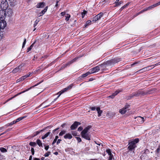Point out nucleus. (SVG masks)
<instances>
[{
  "mask_svg": "<svg viewBox=\"0 0 160 160\" xmlns=\"http://www.w3.org/2000/svg\"><path fill=\"white\" fill-rule=\"evenodd\" d=\"M119 59L118 58H114L108 61L107 62L106 64H103L98 66L99 69H101V70H104L108 66L111 68L114 64L119 62Z\"/></svg>",
  "mask_w": 160,
  "mask_h": 160,
  "instance_id": "f257e3e1",
  "label": "nucleus"
},
{
  "mask_svg": "<svg viewBox=\"0 0 160 160\" xmlns=\"http://www.w3.org/2000/svg\"><path fill=\"white\" fill-rule=\"evenodd\" d=\"M138 142L139 139L138 138L129 141V146L128 147V149L129 150L128 152H132V155L134 153L135 148L137 147L136 144L138 143Z\"/></svg>",
  "mask_w": 160,
  "mask_h": 160,
  "instance_id": "f03ea898",
  "label": "nucleus"
},
{
  "mask_svg": "<svg viewBox=\"0 0 160 160\" xmlns=\"http://www.w3.org/2000/svg\"><path fill=\"white\" fill-rule=\"evenodd\" d=\"M72 86V84H71L70 85L68 86L66 88H65L63 89L62 90H61V91H59V92H58L57 93V94H59V95L57 97V98H55L54 99V100L52 102H51V104H49L48 105H46V106H44L43 108H46V107L50 106L51 105V104L54 102H55L57 100V99L60 96V95L62 94L65 92H66L68 90L71 88Z\"/></svg>",
  "mask_w": 160,
  "mask_h": 160,
  "instance_id": "7ed1b4c3",
  "label": "nucleus"
},
{
  "mask_svg": "<svg viewBox=\"0 0 160 160\" xmlns=\"http://www.w3.org/2000/svg\"><path fill=\"white\" fill-rule=\"evenodd\" d=\"M90 127L89 126L85 128L81 132V134L82 138L88 140H90V138L88 131L90 129Z\"/></svg>",
  "mask_w": 160,
  "mask_h": 160,
  "instance_id": "20e7f679",
  "label": "nucleus"
},
{
  "mask_svg": "<svg viewBox=\"0 0 160 160\" xmlns=\"http://www.w3.org/2000/svg\"><path fill=\"white\" fill-rule=\"evenodd\" d=\"M1 8L2 9L4 10L8 7V4L7 1L6 0H2L1 2Z\"/></svg>",
  "mask_w": 160,
  "mask_h": 160,
  "instance_id": "39448f33",
  "label": "nucleus"
},
{
  "mask_svg": "<svg viewBox=\"0 0 160 160\" xmlns=\"http://www.w3.org/2000/svg\"><path fill=\"white\" fill-rule=\"evenodd\" d=\"M4 11L6 17H10L12 16L13 11L10 8H6L4 9Z\"/></svg>",
  "mask_w": 160,
  "mask_h": 160,
  "instance_id": "423d86ee",
  "label": "nucleus"
},
{
  "mask_svg": "<svg viewBox=\"0 0 160 160\" xmlns=\"http://www.w3.org/2000/svg\"><path fill=\"white\" fill-rule=\"evenodd\" d=\"M7 26L6 21L3 20H0V28L1 29H4Z\"/></svg>",
  "mask_w": 160,
  "mask_h": 160,
  "instance_id": "0eeeda50",
  "label": "nucleus"
},
{
  "mask_svg": "<svg viewBox=\"0 0 160 160\" xmlns=\"http://www.w3.org/2000/svg\"><path fill=\"white\" fill-rule=\"evenodd\" d=\"M160 5V1L159 2H158V3H157L154 4H153L151 6H150L147 8H145L142 12V11L144 12V11H146L148 10H150V9L153 8L157 7Z\"/></svg>",
  "mask_w": 160,
  "mask_h": 160,
  "instance_id": "6e6552de",
  "label": "nucleus"
},
{
  "mask_svg": "<svg viewBox=\"0 0 160 160\" xmlns=\"http://www.w3.org/2000/svg\"><path fill=\"white\" fill-rule=\"evenodd\" d=\"M160 5V1L159 2H158V3H157L154 4H153L151 6H150L147 8H145L142 12V11L144 12V11H146L148 10H150V9L153 8L157 7Z\"/></svg>",
  "mask_w": 160,
  "mask_h": 160,
  "instance_id": "1a4fd4ad",
  "label": "nucleus"
},
{
  "mask_svg": "<svg viewBox=\"0 0 160 160\" xmlns=\"http://www.w3.org/2000/svg\"><path fill=\"white\" fill-rule=\"evenodd\" d=\"M103 15V13H100L93 18V20H92V21H94L96 22L97 20L100 19L102 17Z\"/></svg>",
  "mask_w": 160,
  "mask_h": 160,
  "instance_id": "9d476101",
  "label": "nucleus"
},
{
  "mask_svg": "<svg viewBox=\"0 0 160 160\" xmlns=\"http://www.w3.org/2000/svg\"><path fill=\"white\" fill-rule=\"evenodd\" d=\"M22 66L21 65L17 67L14 69L12 71L13 73H15L18 72H20L22 71Z\"/></svg>",
  "mask_w": 160,
  "mask_h": 160,
  "instance_id": "9b49d317",
  "label": "nucleus"
},
{
  "mask_svg": "<svg viewBox=\"0 0 160 160\" xmlns=\"http://www.w3.org/2000/svg\"><path fill=\"white\" fill-rule=\"evenodd\" d=\"M4 10H1L0 11V20H4L6 16Z\"/></svg>",
  "mask_w": 160,
  "mask_h": 160,
  "instance_id": "f8f14e48",
  "label": "nucleus"
},
{
  "mask_svg": "<svg viewBox=\"0 0 160 160\" xmlns=\"http://www.w3.org/2000/svg\"><path fill=\"white\" fill-rule=\"evenodd\" d=\"M78 58H74L73 59V60H71L70 61L68 62V63H67L63 64L62 67V68H66L68 66L70 65V64H71L72 63H73L74 62H75Z\"/></svg>",
  "mask_w": 160,
  "mask_h": 160,
  "instance_id": "ddd939ff",
  "label": "nucleus"
},
{
  "mask_svg": "<svg viewBox=\"0 0 160 160\" xmlns=\"http://www.w3.org/2000/svg\"><path fill=\"white\" fill-rule=\"evenodd\" d=\"M78 58H74L73 59V60H71L70 61L68 62V63H67L63 64L62 67V68H66L68 66L70 65V64H71L72 63H73L74 62H75Z\"/></svg>",
  "mask_w": 160,
  "mask_h": 160,
  "instance_id": "4468645a",
  "label": "nucleus"
},
{
  "mask_svg": "<svg viewBox=\"0 0 160 160\" xmlns=\"http://www.w3.org/2000/svg\"><path fill=\"white\" fill-rule=\"evenodd\" d=\"M100 70L98 66L92 68L90 70V73H93L98 72Z\"/></svg>",
  "mask_w": 160,
  "mask_h": 160,
  "instance_id": "2eb2a0df",
  "label": "nucleus"
},
{
  "mask_svg": "<svg viewBox=\"0 0 160 160\" xmlns=\"http://www.w3.org/2000/svg\"><path fill=\"white\" fill-rule=\"evenodd\" d=\"M81 123L77 122H75L71 126V129L72 130H74L79 125H80Z\"/></svg>",
  "mask_w": 160,
  "mask_h": 160,
  "instance_id": "dca6fc26",
  "label": "nucleus"
},
{
  "mask_svg": "<svg viewBox=\"0 0 160 160\" xmlns=\"http://www.w3.org/2000/svg\"><path fill=\"white\" fill-rule=\"evenodd\" d=\"M45 6V3L44 2H41L37 4L36 6V8H42Z\"/></svg>",
  "mask_w": 160,
  "mask_h": 160,
  "instance_id": "f3484780",
  "label": "nucleus"
},
{
  "mask_svg": "<svg viewBox=\"0 0 160 160\" xmlns=\"http://www.w3.org/2000/svg\"><path fill=\"white\" fill-rule=\"evenodd\" d=\"M137 120L138 121L139 123L142 124L144 121V118L143 117H138L137 118Z\"/></svg>",
  "mask_w": 160,
  "mask_h": 160,
  "instance_id": "a211bd4d",
  "label": "nucleus"
},
{
  "mask_svg": "<svg viewBox=\"0 0 160 160\" xmlns=\"http://www.w3.org/2000/svg\"><path fill=\"white\" fill-rule=\"evenodd\" d=\"M127 107H125L122 109H120L119 111V112L122 114L125 113L127 111Z\"/></svg>",
  "mask_w": 160,
  "mask_h": 160,
  "instance_id": "6ab92c4d",
  "label": "nucleus"
},
{
  "mask_svg": "<svg viewBox=\"0 0 160 160\" xmlns=\"http://www.w3.org/2000/svg\"><path fill=\"white\" fill-rule=\"evenodd\" d=\"M40 83H41V82H39V83H38L35 85H34V86H33L32 87H31L29 88H28L26 89L24 91H22V92H20V93H18V94H17V95H20V94H21L22 93H24V92H26V91H28L30 89H31L32 88H33V87H35L36 86H37Z\"/></svg>",
  "mask_w": 160,
  "mask_h": 160,
  "instance_id": "aec40b11",
  "label": "nucleus"
},
{
  "mask_svg": "<svg viewBox=\"0 0 160 160\" xmlns=\"http://www.w3.org/2000/svg\"><path fill=\"white\" fill-rule=\"evenodd\" d=\"M120 92V90L116 91L114 93H113L112 95L109 96V97L111 98H113L114 97Z\"/></svg>",
  "mask_w": 160,
  "mask_h": 160,
  "instance_id": "412c9836",
  "label": "nucleus"
},
{
  "mask_svg": "<svg viewBox=\"0 0 160 160\" xmlns=\"http://www.w3.org/2000/svg\"><path fill=\"white\" fill-rule=\"evenodd\" d=\"M152 66H150L146 67L144 68H143L145 72L146 71L150 70L154 68V67H152Z\"/></svg>",
  "mask_w": 160,
  "mask_h": 160,
  "instance_id": "4be33fe9",
  "label": "nucleus"
},
{
  "mask_svg": "<svg viewBox=\"0 0 160 160\" xmlns=\"http://www.w3.org/2000/svg\"><path fill=\"white\" fill-rule=\"evenodd\" d=\"M64 137L65 139H71L72 138V136L70 133L66 134L64 136Z\"/></svg>",
  "mask_w": 160,
  "mask_h": 160,
  "instance_id": "5701e85b",
  "label": "nucleus"
},
{
  "mask_svg": "<svg viewBox=\"0 0 160 160\" xmlns=\"http://www.w3.org/2000/svg\"><path fill=\"white\" fill-rule=\"evenodd\" d=\"M48 9V6H47L45 8L44 10L41 11V12L40 13V15L39 16V17L42 15L44 14L45 12L47 11Z\"/></svg>",
  "mask_w": 160,
  "mask_h": 160,
  "instance_id": "b1692460",
  "label": "nucleus"
},
{
  "mask_svg": "<svg viewBox=\"0 0 160 160\" xmlns=\"http://www.w3.org/2000/svg\"><path fill=\"white\" fill-rule=\"evenodd\" d=\"M96 110L98 114V116L100 117L101 116V114L102 113V111L100 110V108L99 107L97 108H96Z\"/></svg>",
  "mask_w": 160,
  "mask_h": 160,
  "instance_id": "393cba45",
  "label": "nucleus"
},
{
  "mask_svg": "<svg viewBox=\"0 0 160 160\" xmlns=\"http://www.w3.org/2000/svg\"><path fill=\"white\" fill-rule=\"evenodd\" d=\"M16 0H10V4L11 6H14L16 4Z\"/></svg>",
  "mask_w": 160,
  "mask_h": 160,
  "instance_id": "a878e982",
  "label": "nucleus"
},
{
  "mask_svg": "<svg viewBox=\"0 0 160 160\" xmlns=\"http://www.w3.org/2000/svg\"><path fill=\"white\" fill-rule=\"evenodd\" d=\"M30 73L29 74H28V75H26L20 78V80H21L22 81L23 80L25 79L28 77L30 75Z\"/></svg>",
  "mask_w": 160,
  "mask_h": 160,
  "instance_id": "bb28decb",
  "label": "nucleus"
},
{
  "mask_svg": "<svg viewBox=\"0 0 160 160\" xmlns=\"http://www.w3.org/2000/svg\"><path fill=\"white\" fill-rule=\"evenodd\" d=\"M90 74L91 73L90 72H88L87 73L82 75V76H81V78H85Z\"/></svg>",
  "mask_w": 160,
  "mask_h": 160,
  "instance_id": "cd10ccee",
  "label": "nucleus"
},
{
  "mask_svg": "<svg viewBox=\"0 0 160 160\" xmlns=\"http://www.w3.org/2000/svg\"><path fill=\"white\" fill-rule=\"evenodd\" d=\"M37 143L39 147H42V143L41 142V140H40L39 139L37 140Z\"/></svg>",
  "mask_w": 160,
  "mask_h": 160,
  "instance_id": "c85d7f7f",
  "label": "nucleus"
},
{
  "mask_svg": "<svg viewBox=\"0 0 160 160\" xmlns=\"http://www.w3.org/2000/svg\"><path fill=\"white\" fill-rule=\"evenodd\" d=\"M50 132H48L45 134L42 137V139H43L45 138H46L48 137V136L50 134Z\"/></svg>",
  "mask_w": 160,
  "mask_h": 160,
  "instance_id": "c756f323",
  "label": "nucleus"
},
{
  "mask_svg": "<svg viewBox=\"0 0 160 160\" xmlns=\"http://www.w3.org/2000/svg\"><path fill=\"white\" fill-rule=\"evenodd\" d=\"M26 117V116H23V117H20L18 118H17L16 120H15L16 122H18L19 121H20V120H22V119H23L25 118Z\"/></svg>",
  "mask_w": 160,
  "mask_h": 160,
  "instance_id": "7c9ffc66",
  "label": "nucleus"
},
{
  "mask_svg": "<svg viewBox=\"0 0 160 160\" xmlns=\"http://www.w3.org/2000/svg\"><path fill=\"white\" fill-rule=\"evenodd\" d=\"M0 151L3 153L6 152L7 151V149L4 148H0Z\"/></svg>",
  "mask_w": 160,
  "mask_h": 160,
  "instance_id": "2f4dec72",
  "label": "nucleus"
},
{
  "mask_svg": "<svg viewBox=\"0 0 160 160\" xmlns=\"http://www.w3.org/2000/svg\"><path fill=\"white\" fill-rule=\"evenodd\" d=\"M87 11L84 10L81 13L82 18H84L85 15L87 14Z\"/></svg>",
  "mask_w": 160,
  "mask_h": 160,
  "instance_id": "473e14b6",
  "label": "nucleus"
},
{
  "mask_svg": "<svg viewBox=\"0 0 160 160\" xmlns=\"http://www.w3.org/2000/svg\"><path fill=\"white\" fill-rule=\"evenodd\" d=\"M34 43H32V45H31L30 46V47H29L28 48V49H27V50H28V51H27V52H29L30 51V50L32 49V47H33V45H34Z\"/></svg>",
  "mask_w": 160,
  "mask_h": 160,
  "instance_id": "72a5a7b5",
  "label": "nucleus"
},
{
  "mask_svg": "<svg viewBox=\"0 0 160 160\" xmlns=\"http://www.w3.org/2000/svg\"><path fill=\"white\" fill-rule=\"evenodd\" d=\"M92 21L90 20H88L86 22V24H85V27H86L88 25H90Z\"/></svg>",
  "mask_w": 160,
  "mask_h": 160,
  "instance_id": "f704fd0d",
  "label": "nucleus"
},
{
  "mask_svg": "<svg viewBox=\"0 0 160 160\" xmlns=\"http://www.w3.org/2000/svg\"><path fill=\"white\" fill-rule=\"evenodd\" d=\"M40 131H37L35 132L32 135V137H34L39 133Z\"/></svg>",
  "mask_w": 160,
  "mask_h": 160,
  "instance_id": "c9c22d12",
  "label": "nucleus"
},
{
  "mask_svg": "<svg viewBox=\"0 0 160 160\" xmlns=\"http://www.w3.org/2000/svg\"><path fill=\"white\" fill-rule=\"evenodd\" d=\"M129 3H127L125 5L123 6L121 8H120L121 10H122L124 8H125L126 7H127V6L129 5Z\"/></svg>",
  "mask_w": 160,
  "mask_h": 160,
  "instance_id": "e433bc0d",
  "label": "nucleus"
},
{
  "mask_svg": "<svg viewBox=\"0 0 160 160\" xmlns=\"http://www.w3.org/2000/svg\"><path fill=\"white\" fill-rule=\"evenodd\" d=\"M65 17H66L65 20L66 21H68L69 19V18L70 17V15L69 14H67L65 16Z\"/></svg>",
  "mask_w": 160,
  "mask_h": 160,
  "instance_id": "4c0bfd02",
  "label": "nucleus"
},
{
  "mask_svg": "<svg viewBox=\"0 0 160 160\" xmlns=\"http://www.w3.org/2000/svg\"><path fill=\"white\" fill-rule=\"evenodd\" d=\"M145 72L144 71V70L143 68L137 71L136 72L138 73H142L143 72Z\"/></svg>",
  "mask_w": 160,
  "mask_h": 160,
  "instance_id": "58836bf2",
  "label": "nucleus"
},
{
  "mask_svg": "<svg viewBox=\"0 0 160 160\" xmlns=\"http://www.w3.org/2000/svg\"><path fill=\"white\" fill-rule=\"evenodd\" d=\"M39 22V21L37 19L35 21L34 24L33 25L34 27L35 28L37 25L38 23Z\"/></svg>",
  "mask_w": 160,
  "mask_h": 160,
  "instance_id": "ea45409f",
  "label": "nucleus"
},
{
  "mask_svg": "<svg viewBox=\"0 0 160 160\" xmlns=\"http://www.w3.org/2000/svg\"><path fill=\"white\" fill-rule=\"evenodd\" d=\"M29 145L31 146L35 147L36 145V143L35 142H30L29 143Z\"/></svg>",
  "mask_w": 160,
  "mask_h": 160,
  "instance_id": "a19ab883",
  "label": "nucleus"
},
{
  "mask_svg": "<svg viewBox=\"0 0 160 160\" xmlns=\"http://www.w3.org/2000/svg\"><path fill=\"white\" fill-rule=\"evenodd\" d=\"M106 152L108 154L109 156L112 154L110 149H107L106 150Z\"/></svg>",
  "mask_w": 160,
  "mask_h": 160,
  "instance_id": "79ce46f5",
  "label": "nucleus"
},
{
  "mask_svg": "<svg viewBox=\"0 0 160 160\" xmlns=\"http://www.w3.org/2000/svg\"><path fill=\"white\" fill-rule=\"evenodd\" d=\"M66 132V131L64 130H62L61 132L59 133V136H62L63 135L65 134Z\"/></svg>",
  "mask_w": 160,
  "mask_h": 160,
  "instance_id": "37998d69",
  "label": "nucleus"
},
{
  "mask_svg": "<svg viewBox=\"0 0 160 160\" xmlns=\"http://www.w3.org/2000/svg\"><path fill=\"white\" fill-rule=\"evenodd\" d=\"M122 1H120L118 2L116 4H115L114 6L117 7V6H118L120 5H121L122 4Z\"/></svg>",
  "mask_w": 160,
  "mask_h": 160,
  "instance_id": "c03bdc74",
  "label": "nucleus"
},
{
  "mask_svg": "<svg viewBox=\"0 0 160 160\" xmlns=\"http://www.w3.org/2000/svg\"><path fill=\"white\" fill-rule=\"evenodd\" d=\"M160 151V149L159 148H158L156 150V154H157V155L158 156V155L159 154V152Z\"/></svg>",
  "mask_w": 160,
  "mask_h": 160,
  "instance_id": "a18cd8bd",
  "label": "nucleus"
},
{
  "mask_svg": "<svg viewBox=\"0 0 160 160\" xmlns=\"http://www.w3.org/2000/svg\"><path fill=\"white\" fill-rule=\"evenodd\" d=\"M16 122L15 120L14 121L11 122L9 123L8 124V126L12 125L15 123Z\"/></svg>",
  "mask_w": 160,
  "mask_h": 160,
  "instance_id": "49530a36",
  "label": "nucleus"
},
{
  "mask_svg": "<svg viewBox=\"0 0 160 160\" xmlns=\"http://www.w3.org/2000/svg\"><path fill=\"white\" fill-rule=\"evenodd\" d=\"M26 38H25L24 40V42L22 44V48H23L24 47L25 44L26 43Z\"/></svg>",
  "mask_w": 160,
  "mask_h": 160,
  "instance_id": "de8ad7c7",
  "label": "nucleus"
},
{
  "mask_svg": "<svg viewBox=\"0 0 160 160\" xmlns=\"http://www.w3.org/2000/svg\"><path fill=\"white\" fill-rule=\"evenodd\" d=\"M5 157L2 155L0 153V160H2Z\"/></svg>",
  "mask_w": 160,
  "mask_h": 160,
  "instance_id": "09e8293b",
  "label": "nucleus"
},
{
  "mask_svg": "<svg viewBox=\"0 0 160 160\" xmlns=\"http://www.w3.org/2000/svg\"><path fill=\"white\" fill-rule=\"evenodd\" d=\"M113 155L112 154L110 155H109V160H112V159L113 158Z\"/></svg>",
  "mask_w": 160,
  "mask_h": 160,
  "instance_id": "8fccbe9b",
  "label": "nucleus"
},
{
  "mask_svg": "<svg viewBox=\"0 0 160 160\" xmlns=\"http://www.w3.org/2000/svg\"><path fill=\"white\" fill-rule=\"evenodd\" d=\"M31 151L32 155H33L34 154V148H32L31 149Z\"/></svg>",
  "mask_w": 160,
  "mask_h": 160,
  "instance_id": "3c124183",
  "label": "nucleus"
},
{
  "mask_svg": "<svg viewBox=\"0 0 160 160\" xmlns=\"http://www.w3.org/2000/svg\"><path fill=\"white\" fill-rule=\"evenodd\" d=\"M82 129H83V128L82 127H80L78 128V131H82Z\"/></svg>",
  "mask_w": 160,
  "mask_h": 160,
  "instance_id": "603ef678",
  "label": "nucleus"
},
{
  "mask_svg": "<svg viewBox=\"0 0 160 160\" xmlns=\"http://www.w3.org/2000/svg\"><path fill=\"white\" fill-rule=\"evenodd\" d=\"M50 153V152H48L47 153H46L44 155V156L45 157H48L49 155V153Z\"/></svg>",
  "mask_w": 160,
  "mask_h": 160,
  "instance_id": "864d4df0",
  "label": "nucleus"
},
{
  "mask_svg": "<svg viewBox=\"0 0 160 160\" xmlns=\"http://www.w3.org/2000/svg\"><path fill=\"white\" fill-rule=\"evenodd\" d=\"M77 140L78 142H80L81 141V139L80 138L77 137Z\"/></svg>",
  "mask_w": 160,
  "mask_h": 160,
  "instance_id": "5fc2aeb1",
  "label": "nucleus"
},
{
  "mask_svg": "<svg viewBox=\"0 0 160 160\" xmlns=\"http://www.w3.org/2000/svg\"><path fill=\"white\" fill-rule=\"evenodd\" d=\"M160 62H159L158 63H157V64H156L153 65H152L153 66L152 67H154V68L155 67L157 66L158 65H160Z\"/></svg>",
  "mask_w": 160,
  "mask_h": 160,
  "instance_id": "6e6d98bb",
  "label": "nucleus"
},
{
  "mask_svg": "<svg viewBox=\"0 0 160 160\" xmlns=\"http://www.w3.org/2000/svg\"><path fill=\"white\" fill-rule=\"evenodd\" d=\"M61 15L62 16H64L65 14V12H62L60 13Z\"/></svg>",
  "mask_w": 160,
  "mask_h": 160,
  "instance_id": "4d7b16f0",
  "label": "nucleus"
},
{
  "mask_svg": "<svg viewBox=\"0 0 160 160\" xmlns=\"http://www.w3.org/2000/svg\"><path fill=\"white\" fill-rule=\"evenodd\" d=\"M61 141V139H58V141H57V144H58L59 143H60V142Z\"/></svg>",
  "mask_w": 160,
  "mask_h": 160,
  "instance_id": "13d9d810",
  "label": "nucleus"
},
{
  "mask_svg": "<svg viewBox=\"0 0 160 160\" xmlns=\"http://www.w3.org/2000/svg\"><path fill=\"white\" fill-rule=\"evenodd\" d=\"M49 148V146H47L45 147V149L46 150H47Z\"/></svg>",
  "mask_w": 160,
  "mask_h": 160,
  "instance_id": "bf43d9fd",
  "label": "nucleus"
},
{
  "mask_svg": "<svg viewBox=\"0 0 160 160\" xmlns=\"http://www.w3.org/2000/svg\"><path fill=\"white\" fill-rule=\"evenodd\" d=\"M57 140H56V139H54V140H53V142H52V144L53 145L54 144L56 143V142Z\"/></svg>",
  "mask_w": 160,
  "mask_h": 160,
  "instance_id": "052dcab7",
  "label": "nucleus"
},
{
  "mask_svg": "<svg viewBox=\"0 0 160 160\" xmlns=\"http://www.w3.org/2000/svg\"><path fill=\"white\" fill-rule=\"evenodd\" d=\"M4 128L3 127L0 128V132L2 131V130Z\"/></svg>",
  "mask_w": 160,
  "mask_h": 160,
  "instance_id": "680f3d73",
  "label": "nucleus"
},
{
  "mask_svg": "<svg viewBox=\"0 0 160 160\" xmlns=\"http://www.w3.org/2000/svg\"><path fill=\"white\" fill-rule=\"evenodd\" d=\"M91 110L92 111L95 110H96V108L95 107H92L91 108Z\"/></svg>",
  "mask_w": 160,
  "mask_h": 160,
  "instance_id": "e2e57ef3",
  "label": "nucleus"
},
{
  "mask_svg": "<svg viewBox=\"0 0 160 160\" xmlns=\"http://www.w3.org/2000/svg\"><path fill=\"white\" fill-rule=\"evenodd\" d=\"M7 132V131H5L4 132H3V133H1L0 134V136L4 134H5V133H6Z\"/></svg>",
  "mask_w": 160,
  "mask_h": 160,
  "instance_id": "0e129e2a",
  "label": "nucleus"
},
{
  "mask_svg": "<svg viewBox=\"0 0 160 160\" xmlns=\"http://www.w3.org/2000/svg\"><path fill=\"white\" fill-rule=\"evenodd\" d=\"M59 129L58 128H56L55 129H54V130H53V132H55V131H56L57 130H58V129Z\"/></svg>",
  "mask_w": 160,
  "mask_h": 160,
  "instance_id": "69168bd1",
  "label": "nucleus"
},
{
  "mask_svg": "<svg viewBox=\"0 0 160 160\" xmlns=\"http://www.w3.org/2000/svg\"><path fill=\"white\" fill-rule=\"evenodd\" d=\"M32 156H30L29 157V160H32Z\"/></svg>",
  "mask_w": 160,
  "mask_h": 160,
  "instance_id": "338daca9",
  "label": "nucleus"
},
{
  "mask_svg": "<svg viewBox=\"0 0 160 160\" xmlns=\"http://www.w3.org/2000/svg\"><path fill=\"white\" fill-rule=\"evenodd\" d=\"M34 160H40V159L38 158H35L34 159Z\"/></svg>",
  "mask_w": 160,
  "mask_h": 160,
  "instance_id": "774afa93",
  "label": "nucleus"
}]
</instances>
